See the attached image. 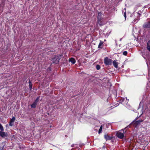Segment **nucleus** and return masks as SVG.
<instances>
[{"label":"nucleus","instance_id":"nucleus-1","mask_svg":"<svg viewBox=\"0 0 150 150\" xmlns=\"http://www.w3.org/2000/svg\"><path fill=\"white\" fill-rule=\"evenodd\" d=\"M61 55L55 56L52 58V63H53L58 64L59 59L61 58Z\"/></svg>","mask_w":150,"mask_h":150},{"label":"nucleus","instance_id":"nucleus-2","mask_svg":"<svg viewBox=\"0 0 150 150\" xmlns=\"http://www.w3.org/2000/svg\"><path fill=\"white\" fill-rule=\"evenodd\" d=\"M121 131H123V132H121L119 131L117 132L116 133V135L117 137L121 139H122L124 136V133L125 132V131L124 132V131L123 129H122L121 130Z\"/></svg>","mask_w":150,"mask_h":150},{"label":"nucleus","instance_id":"nucleus-3","mask_svg":"<svg viewBox=\"0 0 150 150\" xmlns=\"http://www.w3.org/2000/svg\"><path fill=\"white\" fill-rule=\"evenodd\" d=\"M104 61L105 65H109L112 64V60L111 59L108 58V57H106L105 58Z\"/></svg>","mask_w":150,"mask_h":150},{"label":"nucleus","instance_id":"nucleus-4","mask_svg":"<svg viewBox=\"0 0 150 150\" xmlns=\"http://www.w3.org/2000/svg\"><path fill=\"white\" fill-rule=\"evenodd\" d=\"M143 27L144 28H150V22H148L145 23L143 25Z\"/></svg>","mask_w":150,"mask_h":150},{"label":"nucleus","instance_id":"nucleus-5","mask_svg":"<svg viewBox=\"0 0 150 150\" xmlns=\"http://www.w3.org/2000/svg\"><path fill=\"white\" fill-rule=\"evenodd\" d=\"M101 16L102 13L100 12L98 13V23H101V21L102 19Z\"/></svg>","mask_w":150,"mask_h":150},{"label":"nucleus","instance_id":"nucleus-6","mask_svg":"<svg viewBox=\"0 0 150 150\" xmlns=\"http://www.w3.org/2000/svg\"><path fill=\"white\" fill-rule=\"evenodd\" d=\"M15 120V117H13L12 119H11L10 122L9 123V125L11 126H12L13 125L14 122Z\"/></svg>","mask_w":150,"mask_h":150},{"label":"nucleus","instance_id":"nucleus-7","mask_svg":"<svg viewBox=\"0 0 150 150\" xmlns=\"http://www.w3.org/2000/svg\"><path fill=\"white\" fill-rule=\"evenodd\" d=\"M106 140H110L112 139V137L108 135L107 134H105L104 136Z\"/></svg>","mask_w":150,"mask_h":150},{"label":"nucleus","instance_id":"nucleus-8","mask_svg":"<svg viewBox=\"0 0 150 150\" xmlns=\"http://www.w3.org/2000/svg\"><path fill=\"white\" fill-rule=\"evenodd\" d=\"M0 135L3 137H6L7 136V134L4 132H3L2 131L0 132Z\"/></svg>","mask_w":150,"mask_h":150},{"label":"nucleus","instance_id":"nucleus-9","mask_svg":"<svg viewBox=\"0 0 150 150\" xmlns=\"http://www.w3.org/2000/svg\"><path fill=\"white\" fill-rule=\"evenodd\" d=\"M113 65L115 67L117 68L118 67V63L115 60H114L113 62Z\"/></svg>","mask_w":150,"mask_h":150},{"label":"nucleus","instance_id":"nucleus-10","mask_svg":"<svg viewBox=\"0 0 150 150\" xmlns=\"http://www.w3.org/2000/svg\"><path fill=\"white\" fill-rule=\"evenodd\" d=\"M69 62H71V63L73 64L75 63L76 62L75 60L73 58H71L69 60Z\"/></svg>","mask_w":150,"mask_h":150},{"label":"nucleus","instance_id":"nucleus-11","mask_svg":"<svg viewBox=\"0 0 150 150\" xmlns=\"http://www.w3.org/2000/svg\"><path fill=\"white\" fill-rule=\"evenodd\" d=\"M150 43V42L149 41H148L147 43V49L149 51H150V45H149Z\"/></svg>","mask_w":150,"mask_h":150},{"label":"nucleus","instance_id":"nucleus-12","mask_svg":"<svg viewBox=\"0 0 150 150\" xmlns=\"http://www.w3.org/2000/svg\"><path fill=\"white\" fill-rule=\"evenodd\" d=\"M4 146V144L3 143L0 144V150H3Z\"/></svg>","mask_w":150,"mask_h":150},{"label":"nucleus","instance_id":"nucleus-13","mask_svg":"<svg viewBox=\"0 0 150 150\" xmlns=\"http://www.w3.org/2000/svg\"><path fill=\"white\" fill-rule=\"evenodd\" d=\"M37 103L34 102L31 105V107L32 108H35L36 107Z\"/></svg>","mask_w":150,"mask_h":150},{"label":"nucleus","instance_id":"nucleus-14","mask_svg":"<svg viewBox=\"0 0 150 150\" xmlns=\"http://www.w3.org/2000/svg\"><path fill=\"white\" fill-rule=\"evenodd\" d=\"M103 43V42L100 40V42L98 45V48H101V46Z\"/></svg>","mask_w":150,"mask_h":150},{"label":"nucleus","instance_id":"nucleus-15","mask_svg":"<svg viewBox=\"0 0 150 150\" xmlns=\"http://www.w3.org/2000/svg\"><path fill=\"white\" fill-rule=\"evenodd\" d=\"M102 129V126H101L100 127V129L98 131V133H100L101 132Z\"/></svg>","mask_w":150,"mask_h":150},{"label":"nucleus","instance_id":"nucleus-16","mask_svg":"<svg viewBox=\"0 0 150 150\" xmlns=\"http://www.w3.org/2000/svg\"><path fill=\"white\" fill-rule=\"evenodd\" d=\"M0 129L1 131H3L4 130L3 127L2 125L0 123Z\"/></svg>","mask_w":150,"mask_h":150},{"label":"nucleus","instance_id":"nucleus-17","mask_svg":"<svg viewBox=\"0 0 150 150\" xmlns=\"http://www.w3.org/2000/svg\"><path fill=\"white\" fill-rule=\"evenodd\" d=\"M143 120H139L137 121L136 122H137V123L138 124V123L141 122H143Z\"/></svg>","mask_w":150,"mask_h":150},{"label":"nucleus","instance_id":"nucleus-18","mask_svg":"<svg viewBox=\"0 0 150 150\" xmlns=\"http://www.w3.org/2000/svg\"><path fill=\"white\" fill-rule=\"evenodd\" d=\"M96 69L97 70H98L100 69V66L99 65H97L96 67Z\"/></svg>","mask_w":150,"mask_h":150},{"label":"nucleus","instance_id":"nucleus-19","mask_svg":"<svg viewBox=\"0 0 150 150\" xmlns=\"http://www.w3.org/2000/svg\"><path fill=\"white\" fill-rule=\"evenodd\" d=\"M39 97H38L35 100V101L34 102H35V103H37L39 101Z\"/></svg>","mask_w":150,"mask_h":150},{"label":"nucleus","instance_id":"nucleus-20","mask_svg":"<svg viewBox=\"0 0 150 150\" xmlns=\"http://www.w3.org/2000/svg\"><path fill=\"white\" fill-rule=\"evenodd\" d=\"M127 52L126 51H124L123 53V54L124 55H127Z\"/></svg>","mask_w":150,"mask_h":150},{"label":"nucleus","instance_id":"nucleus-21","mask_svg":"<svg viewBox=\"0 0 150 150\" xmlns=\"http://www.w3.org/2000/svg\"><path fill=\"white\" fill-rule=\"evenodd\" d=\"M124 16L125 17V20L126 19V12H125L124 14Z\"/></svg>","mask_w":150,"mask_h":150},{"label":"nucleus","instance_id":"nucleus-22","mask_svg":"<svg viewBox=\"0 0 150 150\" xmlns=\"http://www.w3.org/2000/svg\"><path fill=\"white\" fill-rule=\"evenodd\" d=\"M74 144H72L71 146V147H74Z\"/></svg>","mask_w":150,"mask_h":150},{"label":"nucleus","instance_id":"nucleus-23","mask_svg":"<svg viewBox=\"0 0 150 150\" xmlns=\"http://www.w3.org/2000/svg\"><path fill=\"white\" fill-rule=\"evenodd\" d=\"M78 150H81L80 149H79Z\"/></svg>","mask_w":150,"mask_h":150},{"label":"nucleus","instance_id":"nucleus-24","mask_svg":"<svg viewBox=\"0 0 150 150\" xmlns=\"http://www.w3.org/2000/svg\"><path fill=\"white\" fill-rule=\"evenodd\" d=\"M121 39H122V38H121L120 39V40H121Z\"/></svg>","mask_w":150,"mask_h":150},{"label":"nucleus","instance_id":"nucleus-25","mask_svg":"<svg viewBox=\"0 0 150 150\" xmlns=\"http://www.w3.org/2000/svg\"><path fill=\"white\" fill-rule=\"evenodd\" d=\"M126 128V127L124 129H125Z\"/></svg>","mask_w":150,"mask_h":150}]
</instances>
